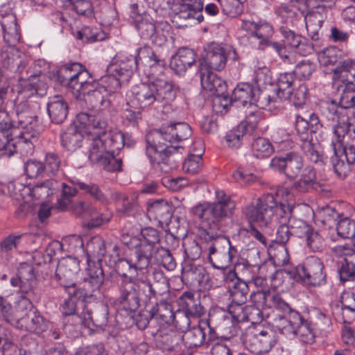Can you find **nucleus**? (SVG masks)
Returning <instances> with one entry per match:
<instances>
[{
	"instance_id": "37",
	"label": "nucleus",
	"mask_w": 355,
	"mask_h": 355,
	"mask_svg": "<svg viewBox=\"0 0 355 355\" xmlns=\"http://www.w3.org/2000/svg\"><path fill=\"white\" fill-rule=\"evenodd\" d=\"M300 324V314L297 311H288L286 314L277 315L273 326L286 336L295 335V329Z\"/></svg>"
},
{
	"instance_id": "11",
	"label": "nucleus",
	"mask_w": 355,
	"mask_h": 355,
	"mask_svg": "<svg viewBox=\"0 0 355 355\" xmlns=\"http://www.w3.org/2000/svg\"><path fill=\"white\" fill-rule=\"evenodd\" d=\"M184 148L180 146L147 144L146 153L155 170L168 173L178 167Z\"/></svg>"
},
{
	"instance_id": "64",
	"label": "nucleus",
	"mask_w": 355,
	"mask_h": 355,
	"mask_svg": "<svg viewBox=\"0 0 355 355\" xmlns=\"http://www.w3.org/2000/svg\"><path fill=\"white\" fill-rule=\"evenodd\" d=\"M315 70V65L309 60H304L296 64L293 74L300 80H308Z\"/></svg>"
},
{
	"instance_id": "46",
	"label": "nucleus",
	"mask_w": 355,
	"mask_h": 355,
	"mask_svg": "<svg viewBox=\"0 0 355 355\" xmlns=\"http://www.w3.org/2000/svg\"><path fill=\"white\" fill-rule=\"evenodd\" d=\"M156 300L157 298L150 302L155 303V305L147 311L150 313V318H159L166 324L174 323L175 316L171 304L165 301L157 303Z\"/></svg>"
},
{
	"instance_id": "13",
	"label": "nucleus",
	"mask_w": 355,
	"mask_h": 355,
	"mask_svg": "<svg viewBox=\"0 0 355 355\" xmlns=\"http://www.w3.org/2000/svg\"><path fill=\"white\" fill-rule=\"evenodd\" d=\"M295 281L306 286L319 287L327 282L322 261L316 257H309L302 265L293 268Z\"/></svg>"
},
{
	"instance_id": "50",
	"label": "nucleus",
	"mask_w": 355,
	"mask_h": 355,
	"mask_svg": "<svg viewBox=\"0 0 355 355\" xmlns=\"http://www.w3.org/2000/svg\"><path fill=\"white\" fill-rule=\"evenodd\" d=\"M83 209V216H80V218L89 220L87 225L89 227L100 226L110 220L109 218L103 217V215L99 214L90 202L84 201Z\"/></svg>"
},
{
	"instance_id": "35",
	"label": "nucleus",
	"mask_w": 355,
	"mask_h": 355,
	"mask_svg": "<svg viewBox=\"0 0 355 355\" xmlns=\"http://www.w3.org/2000/svg\"><path fill=\"white\" fill-rule=\"evenodd\" d=\"M21 87L18 100L33 96L42 97L46 94V84L36 74L31 75L28 80H23Z\"/></svg>"
},
{
	"instance_id": "53",
	"label": "nucleus",
	"mask_w": 355,
	"mask_h": 355,
	"mask_svg": "<svg viewBox=\"0 0 355 355\" xmlns=\"http://www.w3.org/2000/svg\"><path fill=\"white\" fill-rule=\"evenodd\" d=\"M86 252L89 257H94L99 261L105 254L104 240L99 236L92 237L87 243Z\"/></svg>"
},
{
	"instance_id": "62",
	"label": "nucleus",
	"mask_w": 355,
	"mask_h": 355,
	"mask_svg": "<svg viewBox=\"0 0 355 355\" xmlns=\"http://www.w3.org/2000/svg\"><path fill=\"white\" fill-rule=\"evenodd\" d=\"M77 38L87 42H95L105 39V33L97 28L86 26L78 32Z\"/></svg>"
},
{
	"instance_id": "16",
	"label": "nucleus",
	"mask_w": 355,
	"mask_h": 355,
	"mask_svg": "<svg viewBox=\"0 0 355 355\" xmlns=\"http://www.w3.org/2000/svg\"><path fill=\"white\" fill-rule=\"evenodd\" d=\"M241 339L245 347L250 352L257 354L268 353L277 340L275 332L270 329L259 332L248 329L243 334Z\"/></svg>"
},
{
	"instance_id": "57",
	"label": "nucleus",
	"mask_w": 355,
	"mask_h": 355,
	"mask_svg": "<svg viewBox=\"0 0 355 355\" xmlns=\"http://www.w3.org/2000/svg\"><path fill=\"white\" fill-rule=\"evenodd\" d=\"M108 95L106 89L100 85L94 92L89 94L86 101H89L93 107L103 110L110 105V101L107 99Z\"/></svg>"
},
{
	"instance_id": "39",
	"label": "nucleus",
	"mask_w": 355,
	"mask_h": 355,
	"mask_svg": "<svg viewBox=\"0 0 355 355\" xmlns=\"http://www.w3.org/2000/svg\"><path fill=\"white\" fill-rule=\"evenodd\" d=\"M68 110V104L62 96L56 95L49 98L47 112L53 123H62L67 119Z\"/></svg>"
},
{
	"instance_id": "55",
	"label": "nucleus",
	"mask_w": 355,
	"mask_h": 355,
	"mask_svg": "<svg viewBox=\"0 0 355 355\" xmlns=\"http://www.w3.org/2000/svg\"><path fill=\"white\" fill-rule=\"evenodd\" d=\"M112 198L116 200L121 207L119 208V211L123 214H129L137 206V196L135 194L127 196L123 193L116 192L112 193Z\"/></svg>"
},
{
	"instance_id": "32",
	"label": "nucleus",
	"mask_w": 355,
	"mask_h": 355,
	"mask_svg": "<svg viewBox=\"0 0 355 355\" xmlns=\"http://www.w3.org/2000/svg\"><path fill=\"white\" fill-rule=\"evenodd\" d=\"M196 54L195 51L187 47L178 49L177 53L171 58L170 62L171 69L178 75L184 74L189 67L196 63Z\"/></svg>"
},
{
	"instance_id": "17",
	"label": "nucleus",
	"mask_w": 355,
	"mask_h": 355,
	"mask_svg": "<svg viewBox=\"0 0 355 355\" xmlns=\"http://www.w3.org/2000/svg\"><path fill=\"white\" fill-rule=\"evenodd\" d=\"M202 10L203 3L201 0H179L173 8V21L179 26H184V24L187 21L200 23L204 20Z\"/></svg>"
},
{
	"instance_id": "52",
	"label": "nucleus",
	"mask_w": 355,
	"mask_h": 355,
	"mask_svg": "<svg viewBox=\"0 0 355 355\" xmlns=\"http://www.w3.org/2000/svg\"><path fill=\"white\" fill-rule=\"evenodd\" d=\"M139 245L154 251L156 245L159 243L160 236L159 232L153 227H145L141 230Z\"/></svg>"
},
{
	"instance_id": "48",
	"label": "nucleus",
	"mask_w": 355,
	"mask_h": 355,
	"mask_svg": "<svg viewBox=\"0 0 355 355\" xmlns=\"http://www.w3.org/2000/svg\"><path fill=\"white\" fill-rule=\"evenodd\" d=\"M232 101L243 106L248 103L253 104L255 99L252 85L249 83L239 84L232 92Z\"/></svg>"
},
{
	"instance_id": "20",
	"label": "nucleus",
	"mask_w": 355,
	"mask_h": 355,
	"mask_svg": "<svg viewBox=\"0 0 355 355\" xmlns=\"http://www.w3.org/2000/svg\"><path fill=\"white\" fill-rule=\"evenodd\" d=\"M108 313L107 305L103 302H97L93 307L85 304L80 317L82 323L86 327L91 329L94 327L103 329L107 324Z\"/></svg>"
},
{
	"instance_id": "58",
	"label": "nucleus",
	"mask_w": 355,
	"mask_h": 355,
	"mask_svg": "<svg viewBox=\"0 0 355 355\" xmlns=\"http://www.w3.org/2000/svg\"><path fill=\"white\" fill-rule=\"evenodd\" d=\"M250 24L254 28L252 35L260 40V44H266L269 42L273 35V28L270 24L267 22H251Z\"/></svg>"
},
{
	"instance_id": "8",
	"label": "nucleus",
	"mask_w": 355,
	"mask_h": 355,
	"mask_svg": "<svg viewBox=\"0 0 355 355\" xmlns=\"http://www.w3.org/2000/svg\"><path fill=\"white\" fill-rule=\"evenodd\" d=\"M88 278L79 284H64V290L71 297L85 303L96 301L101 295V286L104 281V272L99 263L88 264Z\"/></svg>"
},
{
	"instance_id": "22",
	"label": "nucleus",
	"mask_w": 355,
	"mask_h": 355,
	"mask_svg": "<svg viewBox=\"0 0 355 355\" xmlns=\"http://www.w3.org/2000/svg\"><path fill=\"white\" fill-rule=\"evenodd\" d=\"M153 253V250L138 245L130 258L121 259L120 264L123 268H128L130 274L136 273L135 277H139V272H142L144 275L147 272Z\"/></svg>"
},
{
	"instance_id": "5",
	"label": "nucleus",
	"mask_w": 355,
	"mask_h": 355,
	"mask_svg": "<svg viewBox=\"0 0 355 355\" xmlns=\"http://www.w3.org/2000/svg\"><path fill=\"white\" fill-rule=\"evenodd\" d=\"M139 62L150 68L153 76L163 73L165 69L164 60L160 59L151 48L144 46L138 49L136 55H122L116 58L114 62L110 64L107 71L109 73H115L122 78L123 82L128 83Z\"/></svg>"
},
{
	"instance_id": "60",
	"label": "nucleus",
	"mask_w": 355,
	"mask_h": 355,
	"mask_svg": "<svg viewBox=\"0 0 355 355\" xmlns=\"http://www.w3.org/2000/svg\"><path fill=\"white\" fill-rule=\"evenodd\" d=\"M246 133V125L240 123L236 128L227 133L225 141L229 147L239 148L241 145L242 139Z\"/></svg>"
},
{
	"instance_id": "42",
	"label": "nucleus",
	"mask_w": 355,
	"mask_h": 355,
	"mask_svg": "<svg viewBox=\"0 0 355 355\" xmlns=\"http://www.w3.org/2000/svg\"><path fill=\"white\" fill-rule=\"evenodd\" d=\"M355 66V61L347 59L334 69L333 79L340 80L349 89H355V73L348 77V72Z\"/></svg>"
},
{
	"instance_id": "44",
	"label": "nucleus",
	"mask_w": 355,
	"mask_h": 355,
	"mask_svg": "<svg viewBox=\"0 0 355 355\" xmlns=\"http://www.w3.org/2000/svg\"><path fill=\"white\" fill-rule=\"evenodd\" d=\"M324 6L318 5L315 10H309L306 12L305 23L307 31L314 35L318 33L324 20Z\"/></svg>"
},
{
	"instance_id": "2",
	"label": "nucleus",
	"mask_w": 355,
	"mask_h": 355,
	"mask_svg": "<svg viewBox=\"0 0 355 355\" xmlns=\"http://www.w3.org/2000/svg\"><path fill=\"white\" fill-rule=\"evenodd\" d=\"M78 121L84 128L89 144L88 159L98 163L107 171H120L122 159L114 154L125 145V135L119 130L105 131L106 122L100 116L80 113Z\"/></svg>"
},
{
	"instance_id": "29",
	"label": "nucleus",
	"mask_w": 355,
	"mask_h": 355,
	"mask_svg": "<svg viewBox=\"0 0 355 355\" xmlns=\"http://www.w3.org/2000/svg\"><path fill=\"white\" fill-rule=\"evenodd\" d=\"M155 89L153 82L137 85L131 89L132 101L143 109L159 104Z\"/></svg>"
},
{
	"instance_id": "56",
	"label": "nucleus",
	"mask_w": 355,
	"mask_h": 355,
	"mask_svg": "<svg viewBox=\"0 0 355 355\" xmlns=\"http://www.w3.org/2000/svg\"><path fill=\"white\" fill-rule=\"evenodd\" d=\"M293 83V73H284L279 75L276 94L280 99H285L289 97L291 94V87Z\"/></svg>"
},
{
	"instance_id": "30",
	"label": "nucleus",
	"mask_w": 355,
	"mask_h": 355,
	"mask_svg": "<svg viewBox=\"0 0 355 355\" xmlns=\"http://www.w3.org/2000/svg\"><path fill=\"white\" fill-rule=\"evenodd\" d=\"M157 347L164 350L180 352L182 349L183 336L181 332L157 330L152 333Z\"/></svg>"
},
{
	"instance_id": "59",
	"label": "nucleus",
	"mask_w": 355,
	"mask_h": 355,
	"mask_svg": "<svg viewBox=\"0 0 355 355\" xmlns=\"http://www.w3.org/2000/svg\"><path fill=\"white\" fill-rule=\"evenodd\" d=\"M295 335L300 340L305 343H311L314 341L315 334L308 321L303 319L300 315V324L296 326L295 329Z\"/></svg>"
},
{
	"instance_id": "18",
	"label": "nucleus",
	"mask_w": 355,
	"mask_h": 355,
	"mask_svg": "<svg viewBox=\"0 0 355 355\" xmlns=\"http://www.w3.org/2000/svg\"><path fill=\"white\" fill-rule=\"evenodd\" d=\"M198 72L200 75L202 87L216 96L214 101V105L216 106V103H220L221 106L226 108L228 99L223 96L226 91L225 83L211 70L203 67L202 68L198 67Z\"/></svg>"
},
{
	"instance_id": "21",
	"label": "nucleus",
	"mask_w": 355,
	"mask_h": 355,
	"mask_svg": "<svg viewBox=\"0 0 355 355\" xmlns=\"http://www.w3.org/2000/svg\"><path fill=\"white\" fill-rule=\"evenodd\" d=\"M343 118L341 121L342 125L335 128L334 135L336 137L335 140L333 139L331 143V146L334 152V155L331 157V162L334 173L340 178H345L349 171V164H345L344 160L340 156L341 150V141L344 139L345 136L347 134V126L343 122Z\"/></svg>"
},
{
	"instance_id": "28",
	"label": "nucleus",
	"mask_w": 355,
	"mask_h": 355,
	"mask_svg": "<svg viewBox=\"0 0 355 355\" xmlns=\"http://www.w3.org/2000/svg\"><path fill=\"white\" fill-rule=\"evenodd\" d=\"M79 270L78 259L69 256L59 261L55 276L60 282V284L64 288V284H73V279Z\"/></svg>"
},
{
	"instance_id": "25",
	"label": "nucleus",
	"mask_w": 355,
	"mask_h": 355,
	"mask_svg": "<svg viewBox=\"0 0 355 355\" xmlns=\"http://www.w3.org/2000/svg\"><path fill=\"white\" fill-rule=\"evenodd\" d=\"M227 60V49L213 43L207 47L205 57L199 60L198 67L220 71L225 67Z\"/></svg>"
},
{
	"instance_id": "54",
	"label": "nucleus",
	"mask_w": 355,
	"mask_h": 355,
	"mask_svg": "<svg viewBox=\"0 0 355 355\" xmlns=\"http://www.w3.org/2000/svg\"><path fill=\"white\" fill-rule=\"evenodd\" d=\"M252 151L257 158L269 157L274 151V148L270 141L263 137H258L252 144Z\"/></svg>"
},
{
	"instance_id": "3",
	"label": "nucleus",
	"mask_w": 355,
	"mask_h": 355,
	"mask_svg": "<svg viewBox=\"0 0 355 355\" xmlns=\"http://www.w3.org/2000/svg\"><path fill=\"white\" fill-rule=\"evenodd\" d=\"M277 194L282 202L278 203L272 194L267 193L247 205L243 211L246 219L250 223H257L259 227H267L280 210L291 216L295 206L294 194L285 187L278 189Z\"/></svg>"
},
{
	"instance_id": "45",
	"label": "nucleus",
	"mask_w": 355,
	"mask_h": 355,
	"mask_svg": "<svg viewBox=\"0 0 355 355\" xmlns=\"http://www.w3.org/2000/svg\"><path fill=\"white\" fill-rule=\"evenodd\" d=\"M83 135L76 126L71 125L60 135L61 144L68 151L73 152L81 146Z\"/></svg>"
},
{
	"instance_id": "31",
	"label": "nucleus",
	"mask_w": 355,
	"mask_h": 355,
	"mask_svg": "<svg viewBox=\"0 0 355 355\" xmlns=\"http://www.w3.org/2000/svg\"><path fill=\"white\" fill-rule=\"evenodd\" d=\"M158 103H169L180 92L179 86L170 78H155L153 81Z\"/></svg>"
},
{
	"instance_id": "41",
	"label": "nucleus",
	"mask_w": 355,
	"mask_h": 355,
	"mask_svg": "<svg viewBox=\"0 0 355 355\" xmlns=\"http://www.w3.org/2000/svg\"><path fill=\"white\" fill-rule=\"evenodd\" d=\"M0 23L3 32V39L8 44H16L20 40V33L17 18L14 13L2 15Z\"/></svg>"
},
{
	"instance_id": "23",
	"label": "nucleus",
	"mask_w": 355,
	"mask_h": 355,
	"mask_svg": "<svg viewBox=\"0 0 355 355\" xmlns=\"http://www.w3.org/2000/svg\"><path fill=\"white\" fill-rule=\"evenodd\" d=\"M332 313L336 320L344 324H349L355 319V293L349 291H343L339 302L331 305Z\"/></svg>"
},
{
	"instance_id": "63",
	"label": "nucleus",
	"mask_w": 355,
	"mask_h": 355,
	"mask_svg": "<svg viewBox=\"0 0 355 355\" xmlns=\"http://www.w3.org/2000/svg\"><path fill=\"white\" fill-rule=\"evenodd\" d=\"M246 0H218L223 12L232 17H236L243 11V3Z\"/></svg>"
},
{
	"instance_id": "15",
	"label": "nucleus",
	"mask_w": 355,
	"mask_h": 355,
	"mask_svg": "<svg viewBox=\"0 0 355 355\" xmlns=\"http://www.w3.org/2000/svg\"><path fill=\"white\" fill-rule=\"evenodd\" d=\"M224 281L227 286V293L230 300L228 312L231 313L236 306H242L246 302L249 293L248 283L239 278L234 270H230L225 274Z\"/></svg>"
},
{
	"instance_id": "51",
	"label": "nucleus",
	"mask_w": 355,
	"mask_h": 355,
	"mask_svg": "<svg viewBox=\"0 0 355 355\" xmlns=\"http://www.w3.org/2000/svg\"><path fill=\"white\" fill-rule=\"evenodd\" d=\"M78 188L89 194L96 201L101 204L105 205L109 202V194L103 191V189L97 184L94 183L86 184L80 181L74 182Z\"/></svg>"
},
{
	"instance_id": "38",
	"label": "nucleus",
	"mask_w": 355,
	"mask_h": 355,
	"mask_svg": "<svg viewBox=\"0 0 355 355\" xmlns=\"http://www.w3.org/2000/svg\"><path fill=\"white\" fill-rule=\"evenodd\" d=\"M230 314L234 320L239 322H250L252 324H257L263 318L261 308L254 305L236 306Z\"/></svg>"
},
{
	"instance_id": "34",
	"label": "nucleus",
	"mask_w": 355,
	"mask_h": 355,
	"mask_svg": "<svg viewBox=\"0 0 355 355\" xmlns=\"http://www.w3.org/2000/svg\"><path fill=\"white\" fill-rule=\"evenodd\" d=\"M135 27L141 37L150 40L157 46H162L166 42L163 30L157 28L153 21L146 18H142L137 21Z\"/></svg>"
},
{
	"instance_id": "19",
	"label": "nucleus",
	"mask_w": 355,
	"mask_h": 355,
	"mask_svg": "<svg viewBox=\"0 0 355 355\" xmlns=\"http://www.w3.org/2000/svg\"><path fill=\"white\" fill-rule=\"evenodd\" d=\"M10 282L11 286L19 288L21 293L32 297L36 295L37 279L31 264L21 263L18 267L16 276L12 277Z\"/></svg>"
},
{
	"instance_id": "12",
	"label": "nucleus",
	"mask_w": 355,
	"mask_h": 355,
	"mask_svg": "<svg viewBox=\"0 0 355 355\" xmlns=\"http://www.w3.org/2000/svg\"><path fill=\"white\" fill-rule=\"evenodd\" d=\"M191 135V128L186 123H175L153 130L146 136L147 144L173 146L181 141L187 139Z\"/></svg>"
},
{
	"instance_id": "6",
	"label": "nucleus",
	"mask_w": 355,
	"mask_h": 355,
	"mask_svg": "<svg viewBox=\"0 0 355 355\" xmlns=\"http://www.w3.org/2000/svg\"><path fill=\"white\" fill-rule=\"evenodd\" d=\"M120 276L119 302L125 310L135 311L141 303L148 306L152 300L156 299L157 292L145 277H132L126 273L120 274Z\"/></svg>"
},
{
	"instance_id": "4",
	"label": "nucleus",
	"mask_w": 355,
	"mask_h": 355,
	"mask_svg": "<svg viewBox=\"0 0 355 355\" xmlns=\"http://www.w3.org/2000/svg\"><path fill=\"white\" fill-rule=\"evenodd\" d=\"M270 166L290 180L300 176V179L293 184V188L299 193L322 190V184L317 180L315 168L311 166H304L303 158L297 153L290 152L282 157H275L271 159Z\"/></svg>"
},
{
	"instance_id": "61",
	"label": "nucleus",
	"mask_w": 355,
	"mask_h": 355,
	"mask_svg": "<svg viewBox=\"0 0 355 355\" xmlns=\"http://www.w3.org/2000/svg\"><path fill=\"white\" fill-rule=\"evenodd\" d=\"M338 236L342 238L355 239V220L345 218L338 221L336 226Z\"/></svg>"
},
{
	"instance_id": "36",
	"label": "nucleus",
	"mask_w": 355,
	"mask_h": 355,
	"mask_svg": "<svg viewBox=\"0 0 355 355\" xmlns=\"http://www.w3.org/2000/svg\"><path fill=\"white\" fill-rule=\"evenodd\" d=\"M291 219V216L288 212L286 213L284 211L280 210L279 213L275 214L272 223L268 226L270 227L276 223L277 230L275 241L280 244L284 251H286L284 247L285 244L288 241L291 236L293 235L289 225Z\"/></svg>"
},
{
	"instance_id": "26",
	"label": "nucleus",
	"mask_w": 355,
	"mask_h": 355,
	"mask_svg": "<svg viewBox=\"0 0 355 355\" xmlns=\"http://www.w3.org/2000/svg\"><path fill=\"white\" fill-rule=\"evenodd\" d=\"M15 44L4 46L0 51V64L3 68L14 73H21L26 67V63L21 57V52L16 49Z\"/></svg>"
},
{
	"instance_id": "49",
	"label": "nucleus",
	"mask_w": 355,
	"mask_h": 355,
	"mask_svg": "<svg viewBox=\"0 0 355 355\" xmlns=\"http://www.w3.org/2000/svg\"><path fill=\"white\" fill-rule=\"evenodd\" d=\"M180 302L187 313L191 315L200 317L205 313L204 307L199 300L194 298V295L191 292H184L180 297Z\"/></svg>"
},
{
	"instance_id": "10",
	"label": "nucleus",
	"mask_w": 355,
	"mask_h": 355,
	"mask_svg": "<svg viewBox=\"0 0 355 355\" xmlns=\"http://www.w3.org/2000/svg\"><path fill=\"white\" fill-rule=\"evenodd\" d=\"M355 109V89H349L345 85L340 98L339 105L334 101L327 103L323 107V115L329 121L331 122L333 131L335 128L342 125L341 121L343 118V122L347 126V134H349L351 138H355V128L348 123V118L344 113V110Z\"/></svg>"
},
{
	"instance_id": "7",
	"label": "nucleus",
	"mask_w": 355,
	"mask_h": 355,
	"mask_svg": "<svg viewBox=\"0 0 355 355\" xmlns=\"http://www.w3.org/2000/svg\"><path fill=\"white\" fill-rule=\"evenodd\" d=\"M26 104L17 105V125L12 128L10 134L11 148L20 150L24 155H31L34 150V143L42 131L37 117L25 111Z\"/></svg>"
},
{
	"instance_id": "1",
	"label": "nucleus",
	"mask_w": 355,
	"mask_h": 355,
	"mask_svg": "<svg viewBox=\"0 0 355 355\" xmlns=\"http://www.w3.org/2000/svg\"><path fill=\"white\" fill-rule=\"evenodd\" d=\"M217 202L203 203L193 208V214L200 220L198 235L208 251L209 261L214 268L225 270L232 262L237 250L228 238L222 235L218 223L230 216L235 209V202L223 191H216Z\"/></svg>"
},
{
	"instance_id": "24",
	"label": "nucleus",
	"mask_w": 355,
	"mask_h": 355,
	"mask_svg": "<svg viewBox=\"0 0 355 355\" xmlns=\"http://www.w3.org/2000/svg\"><path fill=\"white\" fill-rule=\"evenodd\" d=\"M182 343L189 348L197 347L206 343L211 344L214 336L208 321L193 327L182 334Z\"/></svg>"
},
{
	"instance_id": "27",
	"label": "nucleus",
	"mask_w": 355,
	"mask_h": 355,
	"mask_svg": "<svg viewBox=\"0 0 355 355\" xmlns=\"http://www.w3.org/2000/svg\"><path fill=\"white\" fill-rule=\"evenodd\" d=\"M15 187H18L20 195L24 199L26 196H31L35 199H40L48 197L54 193L58 189V182L54 179L45 180L40 184H37L31 187L29 185L22 187L21 184L17 183Z\"/></svg>"
},
{
	"instance_id": "47",
	"label": "nucleus",
	"mask_w": 355,
	"mask_h": 355,
	"mask_svg": "<svg viewBox=\"0 0 355 355\" xmlns=\"http://www.w3.org/2000/svg\"><path fill=\"white\" fill-rule=\"evenodd\" d=\"M302 142L301 149L304 155L312 162L322 164L324 157L318 142H313L312 137L299 138Z\"/></svg>"
},
{
	"instance_id": "14",
	"label": "nucleus",
	"mask_w": 355,
	"mask_h": 355,
	"mask_svg": "<svg viewBox=\"0 0 355 355\" xmlns=\"http://www.w3.org/2000/svg\"><path fill=\"white\" fill-rule=\"evenodd\" d=\"M16 327L51 340L60 338V332L37 311L26 313L19 318L16 321Z\"/></svg>"
},
{
	"instance_id": "33",
	"label": "nucleus",
	"mask_w": 355,
	"mask_h": 355,
	"mask_svg": "<svg viewBox=\"0 0 355 355\" xmlns=\"http://www.w3.org/2000/svg\"><path fill=\"white\" fill-rule=\"evenodd\" d=\"M295 128L299 138L312 137L315 133L322 128L318 116L315 113L309 114L308 117L295 115Z\"/></svg>"
},
{
	"instance_id": "40",
	"label": "nucleus",
	"mask_w": 355,
	"mask_h": 355,
	"mask_svg": "<svg viewBox=\"0 0 355 355\" xmlns=\"http://www.w3.org/2000/svg\"><path fill=\"white\" fill-rule=\"evenodd\" d=\"M11 128V121L5 108H0V157H10L13 153L10 143V135L6 132Z\"/></svg>"
},
{
	"instance_id": "43",
	"label": "nucleus",
	"mask_w": 355,
	"mask_h": 355,
	"mask_svg": "<svg viewBox=\"0 0 355 355\" xmlns=\"http://www.w3.org/2000/svg\"><path fill=\"white\" fill-rule=\"evenodd\" d=\"M147 212L149 217L162 224H167L172 216L171 207L164 200H157L151 203L148 207Z\"/></svg>"
},
{
	"instance_id": "9",
	"label": "nucleus",
	"mask_w": 355,
	"mask_h": 355,
	"mask_svg": "<svg viewBox=\"0 0 355 355\" xmlns=\"http://www.w3.org/2000/svg\"><path fill=\"white\" fill-rule=\"evenodd\" d=\"M89 78L88 71L78 62L65 66L58 75L61 85L71 89L77 96L83 95L87 98L101 85L98 82L88 80Z\"/></svg>"
}]
</instances>
